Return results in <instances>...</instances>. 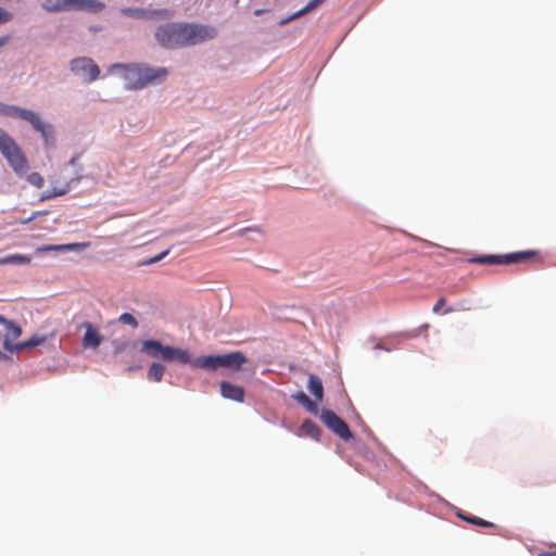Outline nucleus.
Masks as SVG:
<instances>
[{
  "label": "nucleus",
  "mask_w": 556,
  "mask_h": 556,
  "mask_svg": "<svg viewBox=\"0 0 556 556\" xmlns=\"http://www.w3.org/2000/svg\"><path fill=\"white\" fill-rule=\"evenodd\" d=\"M111 70H123L125 87L127 89H142L151 83L161 81L167 76L165 67H149L142 65L114 64Z\"/></svg>",
  "instance_id": "obj_1"
},
{
  "label": "nucleus",
  "mask_w": 556,
  "mask_h": 556,
  "mask_svg": "<svg viewBox=\"0 0 556 556\" xmlns=\"http://www.w3.org/2000/svg\"><path fill=\"white\" fill-rule=\"evenodd\" d=\"M141 352L153 358H161L165 362H177L187 364L190 362V354L187 350L163 345L157 340H146L142 342Z\"/></svg>",
  "instance_id": "obj_2"
},
{
  "label": "nucleus",
  "mask_w": 556,
  "mask_h": 556,
  "mask_svg": "<svg viewBox=\"0 0 556 556\" xmlns=\"http://www.w3.org/2000/svg\"><path fill=\"white\" fill-rule=\"evenodd\" d=\"M0 152L13 170L22 176L28 169V162L22 149L2 128H0Z\"/></svg>",
  "instance_id": "obj_3"
},
{
  "label": "nucleus",
  "mask_w": 556,
  "mask_h": 556,
  "mask_svg": "<svg viewBox=\"0 0 556 556\" xmlns=\"http://www.w3.org/2000/svg\"><path fill=\"white\" fill-rule=\"evenodd\" d=\"M186 23H167L161 25L155 37L159 43L167 49L186 47Z\"/></svg>",
  "instance_id": "obj_4"
},
{
  "label": "nucleus",
  "mask_w": 556,
  "mask_h": 556,
  "mask_svg": "<svg viewBox=\"0 0 556 556\" xmlns=\"http://www.w3.org/2000/svg\"><path fill=\"white\" fill-rule=\"evenodd\" d=\"M535 256H536V252L534 250H527V251L513 252V253H507V254H502V255H480V256L468 258L467 262L473 263V264H486V265L513 264V263L526 262Z\"/></svg>",
  "instance_id": "obj_5"
},
{
  "label": "nucleus",
  "mask_w": 556,
  "mask_h": 556,
  "mask_svg": "<svg viewBox=\"0 0 556 556\" xmlns=\"http://www.w3.org/2000/svg\"><path fill=\"white\" fill-rule=\"evenodd\" d=\"M186 47L195 46L216 37L217 30L214 26L203 24L186 23Z\"/></svg>",
  "instance_id": "obj_6"
},
{
  "label": "nucleus",
  "mask_w": 556,
  "mask_h": 556,
  "mask_svg": "<svg viewBox=\"0 0 556 556\" xmlns=\"http://www.w3.org/2000/svg\"><path fill=\"white\" fill-rule=\"evenodd\" d=\"M320 420L338 437L348 441L353 434L348 424L330 409H323L319 414Z\"/></svg>",
  "instance_id": "obj_7"
},
{
  "label": "nucleus",
  "mask_w": 556,
  "mask_h": 556,
  "mask_svg": "<svg viewBox=\"0 0 556 556\" xmlns=\"http://www.w3.org/2000/svg\"><path fill=\"white\" fill-rule=\"evenodd\" d=\"M71 71L87 81L96 80L100 74L99 66L91 59L85 56L74 59L71 62Z\"/></svg>",
  "instance_id": "obj_8"
},
{
  "label": "nucleus",
  "mask_w": 556,
  "mask_h": 556,
  "mask_svg": "<svg viewBox=\"0 0 556 556\" xmlns=\"http://www.w3.org/2000/svg\"><path fill=\"white\" fill-rule=\"evenodd\" d=\"M21 333L22 329L18 326L0 316V342L5 350L13 351L16 349L11 344V341L17 339Z\"/></svg>",
  "instance_id": "obj_9"
},
{
  "label": "nucleus",
  "mask_w": 556,
  "mask_h": 556,
  "mask_svg": "<svg viewBox=\"0 0 556 556\" xmlns=\"http://www.w3.org/2000/svg\"><path fill=\"white\" fill-rule=\"evenodd\" d=\"M247 362L248 358L240 351L219 355V367H225L232 370H239Z\"/></svg>",
  "instance_id": "obj_10"
},
{
  "label": "nucleus",
  "mask_w": 556,
  "mask_h": 556,
  "mask_svg": "<svg viewBox=\"0 0 556 556\" xmlns=\"http://www.w3.org/2000/svg\"><path fill=\"white\" fill-rule=\"evenodd\" d=\"M1 112L8 116L18 117L28 123L38 124V114L31 110L22 109L14 105H7L3 106Z\"/></svg>",
  "instance_id": "obj_11"
},
{
  "label": "nucleus",
  "mask_w": 556,
  "mask_h": 556,
  "mask_svg": "<svg viewBox=\"0 0 556 556\" xmlns=\"http://www.w3.org/2000/svg\"><path fill=\"white\" fill-rule=\"evenodd\" d=\"M220 393L225 399L228 400H232L239 403L244 401V389L227 381L220 382Z\"/></svg>",
  "instance_id": "obj_12"
},
{
  "label": "nucleus",
  "mask_w": 556,
  "mask_h": 556,
  "mask_svg": "<svg viewBox=\"0 0 556 556\" xmlns=\"http://www.w3.org/2000/svg\"><path fill=\"white\" fill-rule=\"evenodd\" d=\"M83 327L86 329L83 338V345L85 348L97 349L102 342V336L90 323H84Z\"/></svg>",
  "instance_id": "obj_13"
},
{
  "label": "nucleus",
  "mask_w": 556,
  "mask_h": 556,
  "mask_svg": "<svg viewBox=\"0 0 556 556\" xmlns=\"http://www.w3.org/2000/svg\"><path fill=\"white\" fill-rule=\"evenodd\" d=\"M194 368L215 370L219 368V355L201 356L188 363Z\"/></svg>",
  "instance_id": "obj_14"
},
{
  "label": "nucleus",
  "mask_w": 556,
  "mask_h": 556,
  "mask_svg": "<svg viewBox=\"0 0 556 556\" xmlns=\"http://www.w3.org/2000/svg\"><path fill=\"white\" fill-rule=\"evenodd\" d=\"M35 130L41 134L46 146L50 147L54 144V130L51 125L45 124L38 116V124L29 123Z\"/></svg>",
  "instance_id": "obj_15"
},
{
  "label": "nucleus",
  "mask_w": 556,
  "mask_h": 556,
  "mask_svg": "<svg viewBox=\"0 0 556 556\" xmlns=\"http://www.w3.org/2000/svg\"><path fill=\"white\" fill-rule=\"evenodd\" d=\"M70 190H71V182L70 181H65L63 184L55 185V186L52 187L51 190H48V191L43 192L40 195L39 200L40 201H47V200H50V199H53V198H56V197H61V195L66 194Z\"/></svg>",
  "instance_id": "obj_16"
},
{
  "label": "nucleus",
  "mask_w": 556,
  "mask_h": 556,
  "mask_svg": "<svg viewBox=\"0 0 556 556\" xmlns=\"http://www.w3.org/2000/svg\"><path fill=\"white\" fill-rule=\"evenodd\" d=\"M321 430L317 424L311 419H305L300 428V435L309 437L314 440H319Z\"/></svg>",
  "instance_id": "obj_17"
},
{
  "label": "nucleus",
  "mask_w": 556,
  "mask_h": 556,
  "mask_svg": "<svg viewBox=\"0 0 556 556\" xmlns=\"http://www.w3.org/2000/svg\"><path fill=\"white\" fill-rule=\"evenodd\" d=\"M307 388L309 392L315 396L316 401H321L324 397V388L320 378L315 375L308 376Z\"/></svg>",
  "instance_id": "obj_18"
},
{
  "label": "nucleus",
  "mask_w": 556,
  "mask_h": 556,
  "mask_svg": "<svg viewBox=\"0 0 556 556\" xmlns=\"http://www.w3.org/2000/svg\"><path fill=\"white\" fill-rule=\"evenodd\" d=\"M294 400L303 405L309 413L317 415L318 406L317 403L312 401L303 391H300L293 395Z\"/></svg>",
  "instance_id": "obj_19"
},
{
  "label": "nucleus",
  "mask_w": 556,
  "mask_h": 556,
  "mask_svg": "<svg viewBox=\"0 0 556 556\" xmlns=\"http://www.w3.org/2000/svg\"><path fill=\"white\" fill-rule=\"evenodd\" d=\"M70 0H46L42 8L47 12H59L68 9Z\"/></svg>",
  "instance_id": "obj_20"
},
{
  "label": "nucleus",
  "mask_w": 556,
  "mask_h": 556,
  "mask_svg": "<svg viewBox=\"0 0 556 556\" xmlns=\"http://www.w3.org/2000/svg\"><path fill=\"white\" fill-rule=\"evenodd\" d=\"M165 366L160 363H152L148 370V378L152 381L160 382L163 379Z\"/></svg>",
  "instance_id": "obj_21"
},
{
  "label": "nucleus",
  "mask_w": 556,
  "mask_h": 556,
  "mask_svg": "<svg viewBox=\"0 0 556 556\" xmlns=\"http://www.w3.org/2000/svg\"><path fill=\"white\" fill-rule=\"evenodd\" d=\"M325 0H312L309 1L306 7H304L303 9L299 10L298 12H295L294 14H292L290 17H288L287 20L282 21V24L287 23V22H290L292 20H295L311 11H313L314 9H316L318 5H320Z\"/></svg>",
  "instance_id": "obj_22"
},
{
  "label": "nucleus",
  "mask_w": 556,
  "mask_h": 556,
  "mask_svg": "<svg viewBox=\"0 0 556 556\" xmlns=\"http://www.w3.org/2000/svg\"><path fill=\"white\" fill-rule=\"evenodd\" d=\"M48 339V336H41V334H34L30 337L27 341H24L17 345H15L16 350L27 349V348H34L42 344Z\"/></svg>",
  "instance_id": "obj_23"
},
{
  "label": "nucleus",
  "mask_w": 556,
  "mask_h": 556,
  "mask_svg": "<svg viewBox=\"0 0 556 556\" xmlns=\"http://www.w3.org/2000/svg\"><path fill=\"white\" fill-rule=\"evenodd\" d=\"M30 262V257L23 254H12L0 258V265L4 264H27Z\"/></svg>",
  "instance_id": "obj_24"
},
{
  "label": "nucleus",
  "mask_w": 556,
  "mask_h": 556,
  "mask_svg": "<svg viewBox=\"0 0 556 556\" xmlns=\"http://www.w3.org/2000/svg\"><path fill=\"white\" fill-rule=\"evenodd\" d=\"M458 516L462 519H464L472 525L479 526V527H486V528L494 527V523L486 521L482 518L476 517V516H465L463 514H458Z\"/></svg>",
  "instance_id": "obj_25"
},
{
  "label": "nucleus",
  "mask_w": 556,
  "mask_h": 556,
  "mask_svg": "<svg viewBox=\"0 0 556 556\" xmlns=\"http://www.w3.org/2000/svg\"><path fill=\"white\" fill-rule=\"evenodd\" d=\"M86 245H61V244H58V245H43V247H40L37 249V253H42V252H46V251H50V250H77V251H80L81 248H85Z\"/></svg>",
  "instance_id": "obj_26"
},
{
  "label": "nucleus",
  "mask_w": 556,
  "mask_h": 556,
  "mask_svg": "<svg viewBox=\"0 0 556 556\" xmlns=\"http://www.w3.org/2000/svg\"><path fill=\"white\" fill-rule=\"evenodd\" d=\"M169 254V250H165L159 254H156L155 256H152V257H149V258H146L143 261H141L139 263L140 266H147V265H152L154 263H157L160 262L161 260H163L165 256H167Z\"/></svg>",
  "instance_id": "obj_27"
},
{
  "label": "nucleus",
  "mask_w": 556,
  "mask_h": 556,
  "mask_svg": "<svg viewBox=\"0 0 556 556\" xmlns=\"http://www.w3.org/2000/svg\"><path fill=\"white\" fill-rule=\"evenodd\" d=\"M27 181L36 188H41L45 184L43 177L37 172L29 174L27 176Z\"/></svg>",
  "instance_id": "obj_28"
},
{
  "label": "nucleus",
  "mask_w": 556,
  "mask_h": 556,
  "mask_svg": "<svg viewBox=\"0 0 556 556\" xmlns=\"http://www.w3.org/2000/svg\"><path fill=\"white\" fill-rule=\"evenodd\" d=\"M118 321L124 324V325H129L132 328H137L138 327L137 319L130 313H123L118 317Z\"/></svg>",
  "instance_id": "obj_29"
},
{
  "label": "nucleus",
  "mask_w": 556,
  "mask_h": 556,
  "mask_svg": "<svg viewBox=\"0 0 556 556\" xmlns=\"http://www.w3.org/2000/svg\"><path fill=\"white\" fill-rule=\"evenodd\" d=\"M250 232H254V233H256L258 237H257V238H249V237H247V238H244L245 240H261V239H262V233H261V231H258V230H256V229H252V228H247V229L242 230V231H241V236H245V235H248V233H250Z\"/></svg>",
  "instance_id": "obj_30"
},
{
  "label": "nucleus",
  "mask_w": 556,
  "mask_h": 556,
  "mask_svg": "<svg viewBox=\"0 0 556 556\" xmlns=\"http://www.w3.org/2000/svg\"><path fill=\"white\" fill-rule=\"evenodd\" d=\"M126 13H129V14H132L135 16H138V17H146L147 16V12L142 9H127L125 11Z\"/></svg>",
  "instance_id": "obj_31"
},
{
  "label": "nucleus",
  "mask_w": 556,
  "mask_h": 556,
  "mask_svg": "<svg viewBox=\"0 0 556 556\" xmlns=\"http://www.w3.org/2000/svg\"><path fill=\"white\" fill-rule=\"evenodd\" d=\"M444 305H445V299H444V298H440V299L435 302V304L433 305V307H432V312H433L434 314L440 313L441 308H442Z\"/></svg>",
  "instance_id": "obj_32"
},
{
  "label": "nucleus",
  "mask_w": 556,
  "mask_h": 556,
  "mask_svg": "<svg viewBox=\"0 0 556 556\" xmlns=\"http://www.w3.org/2000/svg\"><path fill=\"white\" fill-rule=\"evenodd\" d=\"M11 14L4 9L0 8V24L10 21Z\"/></svg>",
  "instance_id": "obj_33"
},
{
  "label": "nucleus",
  "mask_w": 556,
  "mask_h": 556,
  "mask_svg": "<svg viewBox=\"0 0 556 556\" xmlns=\"http://www.w3.org/2000/svg\"><path fill=\"white\" fill-rule=\"evenodd\" d=\"M538 556H556V551L540 553Z\"/></svg>",
  "instance_id": "obj_34"
},
{
  "label": "nucleus",
  "mask_w": 556,
  "mask_h": 556,
  "mask_svg": "<svg viewBox=\"0 0 556 556\" xmlns=\"http://www.w3.org/2000/svg\"><path fill=\"white\" fill-rule=\"evenodd\" d=\"M9 38L8 37H1L0 38V47H2L3 45H5L8 42Z\"/></svg>",
  "instance_id": "obj_35"
},
{
  "label": "nucleus",
  "mask_w": 556,
  "mask_h": 556,
  "mask_svg": "<svg viewBox=\"0 0 556 556\" xmlns=\"http://www.w3.org/2000/svg\"><path fill=\"white\" fill-rule=\"evenodd\" d=\"M40 214H41V213H39V212L34 213V214L31 215V217L29 218V220H30V219H34L37 215H40ZM26 222H28V219H27Z\"/></svg>",
  "instance_id": "obj_36"
}]
</instances>
